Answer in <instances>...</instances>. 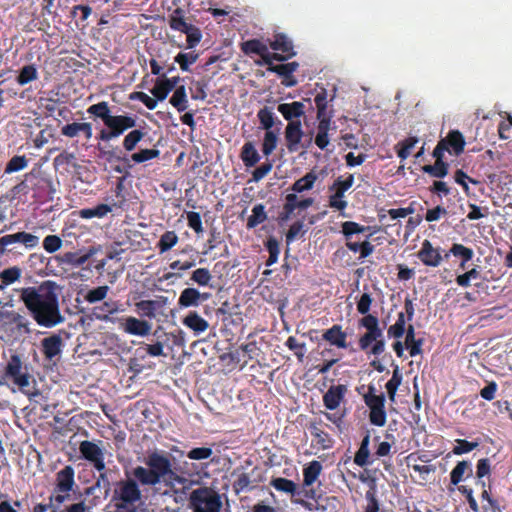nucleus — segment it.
<instances>
[{
  "instance_id": "4be33fe9",
  "label": "nucleus",
  "mask_w": 512,
  "mask_h": 512,
  "mask_svg": "<svg viewBox=\"0 0 512 512\" xmlns=\"http://www.w3.org/2000/svg\"><path fill=\"white\" fill-rule=\"evenodd\" d=\"M123 311L124 309L119 301L110 299L109 301H105L101 305L96 306L93 310V314L97 320L113 322L110 316Z\"/></svg>"
},
{
  "instance_id": "680f3d73",
  "label": "nucleus",
  "mask_w": 512,
  "mask_h": 512,
  "mask_svg": "<svg viewBox=\"0 0 512 512\" xmlns=\"http://www.w3.org/2000/svg\"><path fill=\"white\" fill-rule=\"evenodd\" d=\"M341 232L344 234L346 240L351 239L355 234H362L369 229L368 226H361L355 221H345L341 225Z\"/></svg>"
},
{
  "instance_id": "ddd939ff",
  "label": "nucleus",
  "mask_w": 512,
  "mask_h": 512,
  "mask_svg": "<svg viewBox=\"0 0 512 512\" xmlns=\"http://www.w3.org/2000/svg\"><path fill=\"white\" fill-rule=\"evenodd\" d=\"M417 258L427 267H439L444 259L441 248H434L429 240H424L417 252Z\"/></svg>"
},
{
  "instance_id": "774afa93",
  "label": "nucleus",
  "mask_w": 512,
  "mask_h": 512,
  "mask_svg": "<svg viewBox=\"0 0 512 512\" xmlns=\"http://www.w3.org/2000/svg\"><path fill=\"white\" fill-rule=\"evenodd\" d=\"M198 55L195 53H179L175 56L174 61L180 65L183 71H188L191 64L196 63Z\"/></svg>"
},
{
  "instance_id": "39448f33",
  "label": "nucleus",
  "mask_w": 512,
  "mask_h": 512,
  "mask_svg": "<svg viewBox=\"0 0 512 512\" xmlns=\"http://www.w3.org/2000/svg\"><path fill=\"white\" fill-rule=\"evenodd\" d=\"M30 379L29 369L23 364L21 356L11 355L5 368H3L0 385H7L8 381H12L20 390L24 391L25 387L30 385Z\"/></svg>"
},
{
  "instance_id": "5fc2aeb1",
  "label": "nucleus",
  "mask_w": 512,
  "mask_h": 512,
  "mask_svg": "<svg viewBox=\"0 0 512 512\" xmlns=\"http://www.w3.org/2000/svg\"><path fill=\"white\" fill-rule=\"evenodd\" d=\"M491 474V464L488 458H482L476 462V483L481 486V488L485 487V482L483 478L489 476Z\"/></svg>"
},
{
  "instance_id": "1a4fd4ad",
  "label": "nucleus",
  "mask_w": 512,
  "mask_h": 512,
  "mask_svg": "<svg viewBox=\"0 0 512 512\" xmlns=\"http://www.w3.org/2000/svg\"><path fill=\"white\" fill-rule=\"evenodd\" d=\"M99 444H102L101 440H98V443L82 440L79 443V453L81 458L92 464L96 471L102 472L105 470L104 449Z\"/></svg>"
},
{
  "instance_id": "473e14b6",
  "label": "nucleus",
  "mask_w": 512,
  "mask_h": 512,
  "mask_svg": "<svg viewBox=\"0 0 512 512\" xmlns=\"http://www.w3.org/2000/svg\"><path fill=\"white\" fill-rule=\"evenodd\" d=\"M331 126V120L322 119L318 120L317 132L315 137V145L321 150H326L330 144L329 131Z\"/></svg>"
},
{
  "instance_id": "20e7f679",
  "label": "nucleus",
  "mask_w": 512,
  "mask_h": 512,
  "mask_svg": "<svg viewBox=\"0 0 512 512\" xmlns=\"http://www.w3.org/2000/svg\"><path fill=\"white\" fill-rule=\"evenodd\" d=\"M358 325L365 329V332L358 338V348L367 353L368 356L379 357L385 352L386 343L384 331L379 326L377 316H363Z\"/></svg>"
},
{
  "instance_id": "2eb2a0df",
  "label": "nucleus",
  "mask_w": 512,
  "mask_h": 512,
  "mask_svg": "<svg viewBox=\"0 0 512 512\" xmlns=\"http://www.w3.org/2000/svg\"><path fill=\"white\" fill-rule=\"evenodd\" d=\"M347 386L345 384H333L323 395V405L330 411L337 409L345 399Z\"/></svg>"
},
{
  "instance_id": "dca6fc26",
  "label": "nucleus",
  "mask_w": 512,
  "mask_h": 512,
  "mask_svg": "<svg viewBox=\"0 0 512 512\" xmlns=\"http://www.w3.org/2000/svg\"><path fill=\"white\" fill-rule=\"evenodd\" d=\"M277 111L282 114L288 123H301L300 117L305 116V104L294 101L292 103H280Z\"/></svg>"
},
{
  "instance_id": "c9c22d12",
  "label": "nucleus",
  "mask_w": 512,
  "mask_h": 512,
  "mask_svg": "<svg viewBox=\"0 0 512 512\" xmlns=\"http://www.w3.org/2000/svg\"><path fill=\"white\" fill-rule=\"evenodd\" d=\"M300 199L295 193H288L285 195L283 210L278 215V220L281 222L290 220L296 209H299Z\"/></svg>"
},
{
  "instance_id": "f704fd0d",
  "label": "nucleus",
  "mask_w": 512,
  "mask_h": 512,
  "mask_svg": "<svg viewBox=\"0 0 512 512\" xmlns=\"http://www.w3.org/2000/svg\"><path fill=\"white\" fill-rule=\"evenodd\" d=\"M113 207H120L115 203L109 204H98L92 208H84L79 210V216L82 219H92V218H103L108 213L112 211Z\"/></svg>"
},
{
  "instance_id": "423d86ee",
  "label": "nucleus",
  "mask_w": 512,
  "mask_h": 512,
  "mask_svg": "<svg viewBox=\"0 0 512 512\" xmlns=\"http://www.w3.org/2000/svg\"><path fill=\"white\" fill-rule=\"evenodd\" d=\"M363 401L365 406L369 408V421L371 425L384 427L387 419L385 394H378L376 387L369 384L368 392L363 395Z\"/></svg>"
},
{
  "instance_id": "a18cd8bd",
  "label": "nucleus",
  "mask_w": 512,
  "mask_h": 512,
  "mask_svg": "<svg viewBox=\"0 0 512 512\" xmlns=\"http://www.w3.org/2000/svg\"><path fill=\"white\" fill-rule=\"evenodd\" d=\"M346 247L353 253H360V259H364L371 255L374 249L373 245L368 240L357 242L349 239L346 240Z\"/></svg>"
},
{
  "instance_id": "2f4dec72",
  "label": "nucleus",
  "mask_w": 512,
  "mask_h": 512,
  "mask_svg": "<svg viewBox=\"0 0 512 512\" xmlns=\"http://www.w3.org/2000/svg\"><path fill=\"white\" fill-rule=\"evenodd\" d=\"M370 433H365L364 437L361 440L360 447H358L357 452L354 455V463L358 467H366L371 464L370 460Z\"/></svg>"
},
{
  "instance_id": "4c0bfd02",
  "label": "nucleus",
  "mask_w": 512,
  "mask_h": 512,
  "mask_svg": "<svg viewBox=\"0 0 512 512\" xmlns=\"http://www.w3.org/2000/svg\"><path fill=\"white\" fill-rule=\"evenodd\" d=\"M241 157L244 166L249 168L258 164L260 161L259 152L255 149L254 144L252 142H246L241 150Z\"/></svg>"
},
{
  "instance_id": "bf43d9fd",
  "label": "nucleus",
  "mask_w": 512,
  "mask_h": 512,
  "mask_svg": "<svg viewBox=\"0 0 512 512\" xmlns=\"http://www.w3.org/2000/svg\"><path fill=\"white\" fill-rule=\"evenodd\" d=\"M178 241L179 237L174 231H166L160 236L157 247L160 253H164L174 247Z\"/></svg>"
},
{
  "instance_id": "864d4df0",
  "label": "nucleus",
  "mask_w": 512,
  "mask_h": 512,
  "mask_svg": "<svg viewBox=\"0 0 512 512\" xmlns=\"http://www.w3.org/2000/svg\"><path fill=\"white\" fill-rule=\"evenodd\" d=\"M419 139L415 136H410L399 143L396 144V154L398 157L403 159H408L410 156L411 149L415 147L418 143Z\"/></svg>"
},
{
  "instance_id": "09e8293b",
  "label": "nucleus",
  "mask_w": 512,
  "mask_h": 512,
  "mask_svg": "<svg viewBox=\"0 0 512 512\" xmlns=\"http://www.w3.org/2000/svg\"><path fill=\"white\" fill-rule=\"evenodd\" d=\"M267 221V213L265 210V206L262 204H257L252 208V214L247 218L246 227L252 229L258 226L261 223Z\"/></svg>"
},
{
  "instance_id": "a211bd4d",
  "label": "nucleus",
  "mask_w": 512,
  "mask_h": 512,
  "mask_svg": "<svg viewBox=\"0 0 512 512\" xmlns=\"http://www.w3.org/2000/svg\"><path fill=\"white\" fill-rule=\"evenodd\" d=\"M269 47L274 51L281 52L277 54L284 57V61L295 56L293 42L289 36L284 33L275 34L274 40L269 42Z\"/></svg>"
},
{
  "instance_id": "412c9836",
  "label": "nucleus",
  "mask_w": 512,
  "mask_h": 512,
  "mask_svg": "<svg viewBox=\"0 0 512 512\" xmlns=\"http://www.w3.org/2000/svg\"><path fill=\"white\" fill-rule=\"evenodd\" d=\"M1 316L5 318V322H3V325L14 326L15 330L20 334H31V323L29 319L26 318L25 316L17 313L16 311H6L3 312Z\"/></svg>"
},
{
  "instance_id": "bb28decb",
  "label": "nucleus",
  "mask_w": 512,
  "mask_h": 512,
  "mask_svg": "<svg viewBox=\"0 0 512 512\" xmlns=\"http://www.w3.org/2000/svg\"><path fill=\"white\" fill-rule=\"evenodd\" d=\"M314 103L317 109V120H332L333 109L331 106H329V101L327 100V92L324 88H321V91L316 93L314 97Z\"/></svg>"
},
{
  "instance_id": "3c124183",
  "label": "nucleus",
  "mask_w": 512,
  "mask_h": 512,
  "mask_svg": "<svg viewBox=\"0 0 512 512\" xmlns=\"http://www.w3.org/2000/svg\"><path fill=\"white\" fill-rule=\"evenodd\" d=\"M98 152H100L101 156L104 157L109 162L117 161V162H127L128 158L119 148H111L108 145H98Z\"/></svg>"
},
{
  "instance_id": "6e6552de",
  "label": "nucleus",
  "mask_w": 512,
  "mask_h": 512,
  "mask_svg": "<svg viewBox=\"0 0 512 512\" xmlns=\"http://www.w3.org/2000/svg\"><path fill=\"white\" fill-rule=\"evenodd\" d=\"M75 486L74 468L66 465L55 474V493L50 495V502H55L57 506L70 499V492Z\"/></svg>"
},
{
  "instance_id": "49530a36",
  "label": "nucleus",
  "mask_w": 512,
  "mask_h": 512,
  "mask_svg": "<svg viewBox=\"0 0 512 512\" xmlns=\"http://www.w3.org/2000/svg\"><path fill=\"white\" fill-rule=\"evenodd\" d=\"M459 257L460 261L469 262L472 260L474 252L472 248H467L463 244L454 243L448 252L444 254V259L448 260L449 256Z\"/></svg>"
},
{
  "instance_id": "58836bf2",
  "label": "nucleus",
  "mask_w": 512,
  "mask_h": 512,
  "mask_svg": "<svg viewBox=\"0 0 512 512\" xmlns=\"http://www.w3.org/2000/svg\"><path fill=\"white\" fill-rule=\"evenodd\" d=\"M402 373L400 371L399 365L394 366V370L392 373V378L387 381L385 384L387 397L391 402H395L396 392L402 384Z\"/></svg>"
},
{
  "instance_id": "de8ad7c7",
  "label": "nucleus",
  "mask_w": 512,
  "mask_h": 512,
  "mask_svg": "<svg viewBox=\"0 0 512 512\" xmlns=\"http://www.w3.org/2000/svg\"><path fill=\"white\" fill-rule=\"evenodd\" d=\"M144 136L145 132L142 130H129V132L123 139V149L125 150V152L132 153L135 150L136 145L141 142Z\"/></svg>"
},
{
  "instance_id": "6ab92c4d",
  "label": "nucleus",
  "mask_w": 512,
  "mask_h": 512,
  "mask_svg": "<svg viewBox=\"0 0 512 512\" xmlns=\"http://www.w3.org/2000/svg\"><path fill=\"white\" fill-rule=\"evenodd\" d=\"M322 339L329 343L332 346H335L339 349H347V333L342 330L340 324H333L327 330H324L322 334Z\"/></svg>"
},
{
  "instance_id": "9d476101",
  "label": "nucleus",
  "mask_w": 512,
  "mask_h": 512,
  "mask_svg": "<svg viewBox=\"0 0 512 512\" xmlns=\"http://www.w3.org/2000/svg\"><path fill=\"white\" fill-rule=\"evenodd\" d=\"M242 52L247 55H258L262 59V63H270V61L284 62V57L275 53H270L268 46L259 39H250L241 43Z\"/></svg>"
},
{
  "instance_id": "e2e57ef3",
  "label": "nucleus",
  "mask_w": 512,
  "mask_h": 512,
  "mask_svg": "<svg viewBox=\"0 0 512 512\" xmlns=\"http://www.w3.org/2000/svg\"><path fill=\"white\" fill-rule=\"evenodd\" d=\"M159 154L160 152L157 149H142L138 152H134L129 158H131L135 164H141L151 159H157Z\"/></svg>"
},
{
  "instance_id": "5701e85b",
  "label": "nucleus",
  "mask_w": 512,
  "mask_h": 512,
  "mask_svg": "<svg viewBox=\"0 0 512 512\" xmlns=\"http://www.w3.org/2000/svg\"><path fill=\"white\" fill-rule=\"evenodd\" d=\"M63 341L60 335L54 334L41 340V351L45 358L53 360L62 352Z\"/></svg>"
},
{
  "instance_id": "9b49d317",
  "label": "nucleus",
  "mask_w": 512,
  "mask_h": 512,
  "mask_svg": "<svg viewBox=\"0 0 512 512\" xmlns=\"http://www.w3.org/2000/svg\"><path fill=\"white\" fill-rule=\"evenodd\" d=\"M305 136V132L302 130L301 123H288L284 130V139L286 149L290 153H297L301 148L307 149L311 143V138L306 143H302L301 140Z\"/></svg>"
},
{
  "instance_id": "f257e3e1",
  "label": "nucleus",
  "mask_w": 512,
  "mask_h": 512,
  "mask_svg": "<svg viewBox=\"0 0 512 512\" xmlns=\"http://www.w3.org/2000/svg\"><path fill=\"white\" fill-rule=\"evenodd\" d=\"M126 478L113 483L110 502L113 508L136 509L142 501L141 487L156 488L164 484L168 488L163 495L177 493L176 484L188 489L190 481L177 473L171 459L163 451H154L144 458V466H136L131 472H125Z\"/></svg>"
},
{
  "instance_id": "7c9ffc66",
  "label": "nucleus",
  "mask_w": 512,
  "mask_h": 512,
  "mask_svg": "<svg viewBox=\"0 0 512 512\" xmlns=\"http://www.w3.org/2000/svg\"><path fill=\"white\" fill-rule=\"evenodd\" d=\"M322 470L323 466L320 461L312 460L310 463H308L305 468L302 469V475H304L302 486L305 488L312 486L321 475Z\"/></svg>"
},
{
  "instance_id": "f03ea898",
  "label": "nucleus",
  "mask_w": 512,
  "mask_h": 512,
  "mask_svg": "<svg viewBox=\"0 0 512 512\" xmlns=\"http://www.w3.org/2000/svg\"><path fill=\"white\" fill-rule=\"evenodd\" d=\"M20 300L39 326L53 328L65 320L59 309L54 281H46L38 287L21 288Z\"/></svg>"
},
{
  "instance_id": "4d7b16f0",
  "label": "nucleus",
  "mask_w": 512,
  "mask_h": 512,
  "mask_svg": "<svg viewBox=\"0 0 512 512\" xmlns=\"http://www.w3.org/2000/svg\"><path fill=\"white\" fill-rule=\"evenodd\" d=\"M54 166L55 168L63 167L67 170V167L72 166L73 168H78L77 158L75 157L73 152L63 151L58 156L54 158Z\"/></svg>"
},
{
  "instance_id": "b1692460",
  "label": "nucleus",
  "mask_w": 512,
  "mask_h": 512,
  "mask_svg": "<svg viewBox=\"0 0 512 512\" xmlns=\"http://www.w3.org/2000/svg\"><path fill=\"white\" fill-rule=\"evenodd\" d=\"M80 133L84 134L87 140L90 139L93 136V126L88 122H73L71 124H65L61 128V134L66 138H76Z\"/></svg>"
},
{
  "instance_id": "0eeeda50",
  "label": "nucleus",
  "mask_w": 512,
  "mask_h": 512,
  "mask_svg": "<svg viewBox=\"0 0 512 512\" xmlns=\"http://www.w3.org/2000/svg\"><path fill=\"white\" fill-rule=\"evenodd\" d=\"M190 507L194 512H220V495L210 488H197L190 494Z\"/></svg>"
},
{
  "instance_id": "7ed1b4c3",
  "label": "nucleus",
  "mask_w": 512,
  "mask_h": 512,
  "mask_svg": "<svg viewBox=\"0 0 512 512\" xmlns=\"http://www.w3.org/2000/svg\"><path fill=\"white\" fill-rule=\"evenodd\" d=\"M90 116H94L102 120L104 128L98 131L97 140L105 143L112 139H117L126 131L131 130L136 125V118L129 115H111L109 103L102 101L90 105L87 109Z\"/></svg>"
},
{
  "instance_id": "c85d7f7f",
  "label": "nucleus",
  "mask_w": 512,
  "mask_h": 512,
  "mask_svg": "<svg viewBox=\"0 0 512 512\" xmlns=\"http://www.w3.org/2000/svg\"><path fill=\"white\" fill-rule=\"evenodd\" d=\"M4 239L8 245H12L15 243H22L28 249H33L39 244V237L34 234L26 233V232H17L16 234H6L1 237Z\"/></svg>"
},
{
  "instance_id": "aec40b11",
  "label": "nucleus",
  "mask_w": 512,
  "mask_h": 512,
  "mask_svg": "<svg viewBox=\"0 0 512 512\" xmlns=\"http://www.w3.org/2000/svg\"><path fill=\"white\" fill-rule=\"evenodd\" d=\"M123 320L124 322L121 323V327L129 335L144 337L149 335L151 331V324L145 320L134 316H128Z\"/></svg>"
},
{
  "instance_id": "393cba45",
  "label": "nucleus",
  "mask_w": 512,
  "mask_h": 512,
  "mask_svg": "<svg viewBox=\"0 0 512 512\" xmlns=\"http://www.w3.org/2000/svg\"><path fill=\"white\" fill-rule=\"evenodd\" d=\"M439 142H444V146L448 147L449 153L456 156L462 154L465 148V139L459 130H450L446 138H442Z\"/></svg>"
},
{
  "instance_id": "8fccbe9b",
  "label": "nucleus",
  "mask_w": 512,
  "mask_h": 512,
  "mask_svg": "<svg viewBox=\"0 0 512 512\" xmlns=\"http://www.w3.org/2000/svg\"><path fill=\"white\" fill-rule=\"evenodd\" d=\"M408 318L404 315L403 312L398 314V318L390 328L387 329V337L400 339L403 337L405 329L407 328L405 324H407Z\"/></svg>"
},
{
  "instance_id": "338daca9",
  "label": "nucleus",
  "mask_w": 512,
  "mask_h": 512,
  "mask_svg": "<svg viewBox=\"0 0 512 512\" xmlns=\"http://www.w3.org/2000/svg\"><path fill=\"white\" fill-rule=\"evenodd\" d=\"M109 286L103 285L98 286L94 289H89L86 293L85 300L89 303H97L104 300L107 293L109 292Z\"/></svg>"
},
{
  "instance_id": "a19ab883",
  "label": "nucleus",
  "mask_w": 512,
  "mask_h": 512,
  "mask_svg": "<svg viewBox=\"0 0 512 512\" xmlns=\"http://www.w3.org/2000/svg\"><path fill=\"white\" fill-rule=\"evenodd\" d=\"M366 505L363 506V512H385L380 509V502L377 495V487L372 484L364 494Z\"/></svg>"
},
{
  "instance_id": "f8f14e48",
  "label": "nucleus",
  "mask_w": 512,
  "mask_h": 512,
  "mask_svg": "<svg viewBox=\"0 0 512 512\" xmlns=\"http://www.w3.org/2000/svg\"><path fill=\"white\" fill-rule=\"evenodd\" d=\"M325 427H330L323 420H310L307 424L308 431L312 435L317 447L328 450L333 447L334 440L331 435L325 431Z\"/></svg>"
},
{
  "instance_id": "c03bdc74",
  "label": "nucleus",
  "mask_w": 512,
  "mask_h": 512,
  "mask_svg": "<svg viewBox=\"0 0 512 512\" xmlns=\"http://www.w3.org/2000/svg\"><path fill=\"white\" fill-rule=\"evenodd\" d=\"M270 486L275 488L278 492H283L292 496L296 495L298 490L297 484L294 481L283 477L273 478L272 481H270Z\"/></svg>"
},
{
  "instance_id": "052dcab7",
  "label": "nucleus",
  "mask_w": 512,
  "mask_h": 512,
  "mask_svg": "<svg viewBox=\"0 0 512 512\" xmlns=\"http://www.w3.org/2000/svg\"><path fill=\"white\" fill-rule=\"evenodd\" d=\"M29 165V160L24 155H16L9 159L5 167V173H16L22 171Z\"/></svg>"
},
{
  "instance_id": "a878e982",
  "label": "nucleus",
  "mask_w": 512,
  "mask_h": 512,
  "mask_svg": "<svg viewBox=\"0 0 512 512\" xmlns=\"http://www.w3.org/2000/svg\"><path fill=\"white\" fill-rule=\"evenodd\" d=\"M182 324L194 334L200 335L208 329V322L196 311H189L187 316L183 317Z\"/></svg>"
},
{
  "instance_id": "ea45409f",
  "label": "nucleus",
  "mask_w": 512,
  "mask_h": 512,
  "mask_svg": "<svg viewBox=\"0 0 512 512\" xmlns=\"http://www.w3.org/2000/svg\"><path fill=\"white\" fill-rule=\"evenodd\" d=\"M274 61H270V63H265L268 67L267 70L269 72H273L280 77H290L291 74L295 73L299 68L298 62H288L275 65Z\"/></svg>"
},
{
  "instance_id": "c756f323",
  "label": "nucleus",
  "mask_w": 512,
  "mask_h": 512,
  "mask_svg": "<svg viewBox=\"0 0 512 512\" xmlns=\"http://www.w3.org/2000/svg\"><path fill=\"white\" fill-rule=\"evenodd\" d=\"M168 26L174 31L182 32L193 25L188 22L185 11L181 7H176L170 15H168Z\"/></svg>"
},
{
  "instance_id": "4468645a",
  "label": "nucleus",
  "mask_w": 512,
  "mask_h": 512,
  "mask_svg": "<svg viewBox=\"0 0 512 512\" xmlns=\"http://www.w3.org/2000/svg\"><path fill=\"white\" fill-rule=\"evenodd\" d=\"M166 304L167 297L158 296L155 300H141L135 303V308L142 317L154 319L157 316V312L163 310Z\"/></svg>"
},
{
  "instance_id": "f3484780",
  "label": "nucleus",
  "mask_w": 512,
  "mask_h": 512,
  "mask_svg": "<svg viewBox=\"0 0 512 512\" xmlns=\"http://www.w3.org/2000/svg\"><path fill=\"white\" fill-rule=\"evenodd\" d=\"M211 297L208 293H200L197 288H186L181 291L178 299L180 308L197 307Z\"/></svg>"
},
{
  "instance_id": "37998d69",
  "label": "nucleus",
  "mask_w": 512,
  "mask_h": 512,
  "mask_svg": "<svg viewBox=\"0 0 512 512\" xmlns=\"http://www.w3.org/2000/svg\"><path fill=\"white\" fill-rule=\"evenodd\" d=\"M22 276V269L14 266L3 269L0 272V290L5 289L10 284L16 283Z\"/></svg>"
},
{
  "instance_id": "e433bc0d",
  "label": "nucleus",
  "mask_w": 512,
  "mask_h": 512,
  "mask_svg": "<svg viewBox=\"0 0 512 512\" xmlns=\"http://www.w3.org/2000/svg\"><path fill=\"white\" fill-rule=\"evenodd\" d=\"M317 175L315 172H307L305 176L294 181L290 187L291 193H304L311 190L316 182Z\"/></svg>"
},
{
  "instance_id": "603ef678",
  "label": "nucleus",
  "mask_w": 512,
  "mask_h": 512,
  "mask_svg": "<svg viewBox=\"0 0 512 512\" xmlns=\"http://www.w3.org/2000/svg\"><path fill=\"white\" fill-rule=\"evenodd\" d=\"M38 79V69L33 65H25L21 68L16 77V82L21 86Z\"/></svg>"
},
{
  "instance_id": "72a5a7b5",
  "label": "nucleus",
  "mask_w": 512,
  "mask_h": 512,
  "mask_svg": "<svg viewBox=\"0 0 512 512\" xmlns=\"http://www.w3.org/2000/svg\"><path fill=\"white\" fill-rule=\"evenodd\" d=\"M257 117L259 120L260 129L265 131H274L272 129L276 124V121L278 125L282 124V122L275 116L273 109L269 108L268 106L261 108L257 113Z\"/></svg>"
},
{
  "instance_id": "cd10ccee",
  "label": "nucleus",
  "mask_w": 512,
  "mask_h": 512,
  "mask_svg": "<svg viewBox=\"0 0 512 512\" xmlns=\"http://www.w3.org/2000/svg\"><path fill=\"white\" fill-rule=\"evenodd\" d=\"M473 475L472 464L467 460H460L450 472V483L458 485Z\"/></svg>"
},
{
  "instance_id": "0e129e2a",
  "label": "nucleus",
  "mask_w": 512,
  "mask_h": 512,
  "mask_svg": "<svg viewBox=\"0 0 512 512\" xmlns=\"http://www.w3.org/2000/svg\"><path fill=\"white\" fill-rule=\"evenodd\" d=\"M266 249L269 253L266 261L267 266H271L277 263L279 255V242L275 237H269L265 243Z\"/></svg>"
},
{
  "instance_id": "13d9d810",
  "label": "nucleus",
  "mask_w": 512,
  "mask_h": 512,
  "mask_svg": "<svg viewBox=\"0 0 512 512\" xmlns=\"http://www.w3.org/2000/svg\"><path fill=\"white\" fill-rule=\"evenodd\" d=\"M277 141V131H265L264 141H262L261 146L262 153L267 157L273 154L277 146Z\"/></svg>"
},
{
  "instance_id": "79ce46f5",
  "label": "nucleus",
  "mask_w": 512,
  "mask_h": 512,
  "mask_svg": "<svg viewBox=\"0 0 512 512\" xmlns=\"http://www.w3.org/2000/svg\"><path fill=\"white\" fill-rule=\"evenodd\" d=\"M170 104L179 112H183L188 109L187 90H185L183 85L175 88L173 95L170 98Z\"/></svg>"
},
{
  "instance_id": "6e6d98bb",
  "label": "nucleus",
  "mask_w": 512,
  "mask_h": 512,
  "mask_svg": "<svg viewBox=\"0 0 512 512\" xmlns=\"http://www.w3.org/2000/svg\"><path fill=\"white\" fill-rule=\"evenodd\" d=\"M422 170L432 177L442 179L448 174V164L444 161H435L434 165H425Z\"/></svg>"
},
{
  "instance_id": "69168bd1",
  "label": "nucleus",
  "mask_w": 512,
  "mask_h": 512,
  "mask_svg": "<svg viewBox=\"0 0 512 512\" xmlns=\"http://www.w3.org/2000/svg\"><path fill=\"white\" fill-rule=\"evenodd\" d=\"M190 280L199 286L205 287L211 282L212 275L211 272L206 268H197L196 270L192 271Z\"/></svg>"
}]
</instances>
